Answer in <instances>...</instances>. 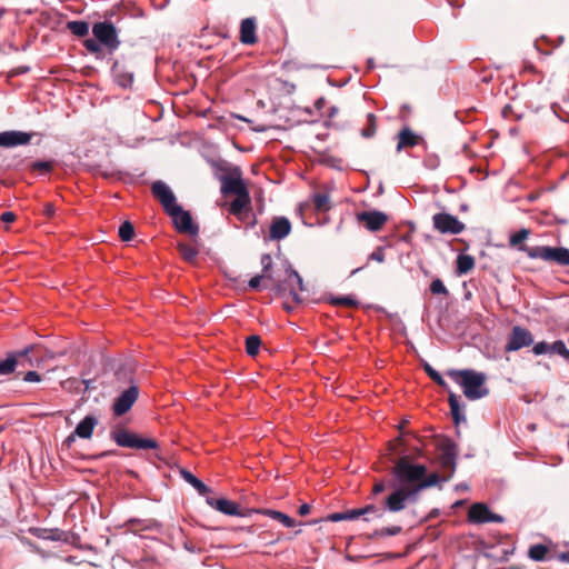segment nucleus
Instances as JSON below:
<instances>
[{"mask_svg":"<svg viewBox=\"0 0 569 569\" xmlns=\"http://www.w3.org/2000/svg\"><path fill=\"white\" fill-rule=\"evenodd\" d=\"M377 128H378L377 117L373 113H368L367 114V124L361 130L360 133L363 138H367V139L372 138L377 132Z\"/></svg>","mask_w":569,"mask_h":569,"instance_id":"obj_37","label":"nucleus"},{"mask_svg":"<svg viewBox=\"0 0 569 569\" xmlns=\"http://www.w3.org/2000/svg\"><path fill=\"white\" fill-rule=\"evenodd\" d=\"M439 450V463L445 471L442 481H449L456 472L458 447L452 440L445 439L440 443Z\"/></svg>","mask_w":569,"mask_h":569,"instance_id":"obj_5","label":"nucleus"},{"mask_svg":"<svg viewBox=\"0 0 569 569\" xmlns=\"http://www.w3.org/2000/svg\"><path fill=\"white\" fill-rule=\"evenodd\" d=\"M291 222L286 217H274L269 228V240H282L291 232Z\"/></svg>","mask_w":569,"mask_h":569,"instance_id":"obj_18","label":"nucleus"},{"mask_svg":"<svg viewBox=\"0 0 569 569\" xmlns=\"http://www.w3.org/2000/svg\"><path fill=\"white\" fill-rule=\"evenodd\" d=\"M54 212H56V208H54L53 203L47 202L43 204V210H42L43 216H46L47 218H52L54 216Z\"/></svg>","mask_w":569,"mask_h":569,"instance_id":"obj_57","label":"nucleus"},{"mask_svg":"<svg viewBox=\"0 0 569 569\" xmlns=\"http://www.w3.org/2000/svg\"><path fill=\"white\" fill-rule=\"evenodd\" d=\"M219 180L221 182V193L224 196H243V193L249 192L242 180V171L238 167L230 169L229 173L220 176Z\"/></svg>","mask_w":569,"mask_h":569,"instance_id":"obj_7","label":"nucleus"},{"mask_svg":"<svg viewBox=\"0 0 569 569\" xmlns=\"http://www.w3.org/2000/svg\"><path fill=\"white\" fill-rule=\"evenodd\" d=\"M448 403L455 425L458 426L460 422H465L466 416L462 413V407L460 406L459 398L453 391H449Z\"/></svg>","mask_w":569,"mask_h":569,"instance_id":"obj_25","label":"nucleus"},{"mask_svg":"<svg viewBox=\"0 0 569 569\" xmlns=\"http://www.w3.org/2000/svg\"><path fill=\"white\" fill-rule=\"evenodd\" d=\"M427 472L425 465L412 463L409 456H402L395 461L389 480L388 507L393 512L402 511L409 502H416L419 496L418 485Z\"/></svg>","mask_w":569,"mask_h":569,"instance_id":"obj_1","label":"nucleus"},{"mask_svg":"<svg viewBox=\"0 0 569 569\" xmlns=\"http://www.w3.org/2000/svg\"><path fill=\"white\" fill-rule=\"evenodd\" d=\"M112 74L114 77L116 82L123 88L130 87L133 82V73L127 71L124 66L121 64L119 61L113 62Z\"/></svg>","mask_w":569,"mask_h":569,"instance_id":"obj_23","label":"nucleus"},{"mask_svg":"<svg viewBox=\"0 0 569 569\" xmlns=\"http://www.w3.org/2000/svg\"><path fill=\"white\" fill-rule=\"evenodd\" d=\"M387 488H389V481L386 482L383 480H377L372 487L371 496L377 497L382 493Z\"/></svg>","mask_w":569,"mask_h":569,"instance_id":"obj_50","label":"nucleus"},{"mask_svg":"<svg viewBox=\"0 0 569 569\" xmlns=\"http://www.w3.org/2000/svg\"><path fill=\"white\" fill-rule=\"evenodd\" d=\"M346 520H355L362 516L361 508L345 511Z\"/></svg>","mask_w":569,"mask_h":569,"instance_id":"obj_55","label":"nucleus"},{"mask_svg":"<svg viewBox=\"0 0 569 569\" xmlns=\"http://www.w3.org/2000/svg\"><path fill=\"white\" fill-rule=\"evenodd\" d=\"M180 475L184 481L191 485L201 496H206L211 490L200 479H198L192 472L187 469H181Z\"/></svg>","mask_w":569,"mask_h":569,"instance_id":"obj_26","label":"nucleus"},{"mask_svg":"<svg viewBox=\"0 0 569 569\" xmlns=\"http://www.w3.org/2000/svg\"><path fill=\"white\" fill-rule=\"evenodd\" d=\"M262 279H267L266 276H263L262 273L261 274H257L254 276L253 278H251L248 282V287L250 290H260L261 289V281Z\"/></svg>","mask_w":569,"mask_h":569,"instance_id":"obj_51","label":"nucleus"},{"mask_svg":"<svg viewBox=\"0 0 569 569\" xmlns=\"http://www.w3.org/2000/svg\"><path fill=\"white\" fill-rule=\"evenodd\" d=\"M430 291L433 295H448V289L440 279H435L430 283Z\"/></svg>","mask_w":569,"mask_h":569,"instance_id":"obj_49","label":"nucleus"},{"mask_svg":"<svg viewBox=\"0 0 569 569\" xmlns=\"http://www.w3.org/2000/svg\"><path fill=\"white\" fill-rule=\"evenodd\" d=\"M432 223L433 228L443 234H459L466 228L465 223L461 222L457 217L447 212H439L433 214Z\"/></svg>","mask_w":569,"mask_h":569,"instance_id":"obj_8","label":"nucleus"},{"mask_svg":"<svg viewBox=\"0 0 569 569\" xmlns=\"http://www.w3.org/2000/svg\"><path fill=\"white\" fill-rule=\"evenodd\" d=\"M261 347V338L252 335L246 338V352L248 356H257Z\"/></svg>","mask_w":569,"mask_h":569,"instance_id":"obj_36","label":"nucleus"},{"mask_svg":"<svg viewBox=\"0 0 569 569\" xmlns=\"http://www.w3.org/2000/svg\"><path fill=\"white\" fill-rule=\"evenodd\" d=\"M533 342H535L533 337L528 329H526L521 326H515L511 329V332L508 337V341L505 346V350L507 352L518 351L523 347H529V346L533 345Z\"/></svg>","mask_w":569,"mask_h":569,"instance_id":"obj_10","label":"nucleus"},{"mask_svg":"<svg viewBox=\"0 0 569 569\" xmlns=\"http://www.w3.org/2000/svg\"><path fill=\"white\" fill-rule=\"evenodd\" d=\"M557 557L560 561L569 563V551L560 552Z\"/></svg>","mask_w":569,"mask_h":569,"instance_id":"obj_64","label":"nucleus"},{"mask_svg":"<svg viewBox=\"0 0 569 569\" xmlns=\"http://www.w3.org/2000/svg\"><path fill=\"white\" fill-rule=\"evenodd\" d=\"M251 199L249 192L236 196V199L230 204V212L232 214H239L243 209L250 206Z\"/></svg>","mask_w":569,"mask_h":569,"instance_id":"obj_29","label":"nucleus"},{"mask_svg":"<svg viewBox=\"0 0 569 569\" xmlns=\"http://www.w3.org/2000/svg\"><path fill=\"white\" fill-rule=\"evenodd\" d=\"M168 214L172 218L176 229L179 232L197 236L199 227L193 223L190 212L184 211L181 206L172 208Z\"/></svg>","mask_w":569,"mask_h":569,"instance_id":"obj_9","label":"nucleus"},{"mask_svg":"<svg viewBox=\"0 0 569 569\" xmlns=\"http://www.w3.org/2000/svg\"><path fill=\"white\" fill-rule=\"evenodd\" d=\"M134 236V228L130 221H124L119 227V237L122 241H130Z\"/></svg>","mask_w":569,"mask_h":569,"instance_id":"obj_43","label":"nucleus"},{"mask_svg":"<svg viewBox=\"0 0 569 569\" xmlns=\"http://www.w3.org/2000/svg\"><path fill=\"white\" fill-rule=\"evenodd\" d=\"M548 547L541 543L533 545L529 548L528 556L535 561H543L548 553Z\"/></svg>","mask_w":569,"mask_h":569,"instance_id":"obj_35","label":"nucleus"},{"mask_svg":"<svg viewBox=\"0 0 569 569\" xmlns=\"http://www.w3.org/2000/svg\"><path fill=\"white\" fill-rule=\"evenodd\" d=\"M421 138L417 136L410 128L406 127L398 133L397 151H401L406 148H412L419 143Z\"/></svg>","mask_w":569,"mask_h":569,"instance_id":"obj_22","label":"nucleus"},{"mask_svg":"<svg viewBox=\"0 0 569 569\" xmlns=\"http://www.w3.org/2000/svg\"><path fill=\"white\" fill-rule=\"evenodd\" d=\"M257 26L254 18H246L240 24L239 40L243 44H254L257 42Z\"/></svg>","mask_w":569,"mask_h":569,"instance_id":"obj_21","label":"nucleus"},{"mask_svg":"<svg viewBox=\"0 0 569 569\" xmlns=\"http://www.w3.org/2000/svg\"><path fill=\"white\" fill-rule=\"evenodd\" d=\"M442 480V477H441ZM440 481V476L437 472L428 475V471L425 472V476L421 478V482L418 485L419 493L430 487L437 486Z\"/></svg>","mask_w":569,"mask_h":569,"instance_id":"obj_39","label":"nucleus"},{"mask_svg":"<svg viewBox=\"0 0 569 569\" xmlns=\"http://www.w3.org/2000/svg\"><path fill=\"white\" fill-rule=\"evenodd\" d=\"M134 367L132 365H124L117 369L116 377L119 381H132L134 376Z\"/></svg>","mask_w":569,"mask_h":569,"instance_id":"obj_41","label":"nucleus"},{"mask_svg":"<svg viewBox=\"0 0 569 569\" xmlns=\"http://www.w3.org/2000/svg\"><path fill=\"white\" fill-rule=\"evenodd\" d=\"M346 515H345V511L343 512H335V513H331L329 517H328V520L332 521V522H338V521H342V520H346Z\"/></svg>","mask_w":569,"mask_h":569,"instance_id":"obj_60","label":"nucleus"},{"mask_svg":"<svg viewBox=\"0 0 569 569\" xmlns=\"http://www.w3.org/2000/svg\"><path fill=\"white\" fill-rule=\"evenodd\" d=\"M207 503L213 509L220 511L227 516H239L244 517L247 513L242 512L240 506L231 500L226 498H211L207 497Z\"/></svg>","mask_w":569,"mask_h":569,"instance_id":"obj_16","label":"nucleus"},{"mask_svg":"<svg viewBox=\"0 0 569 569\" xmlns=\"http://www.w3.org/2000/svg\"><path fill=\"white\" fill-rule=\"evenodd\" d=\"M30 353H36L38 356H56V355L63 356L64 353H67V351L66 350L52 351L49 349L48 346H46L43 343H32V345L24 347L23 349H21L19 351L8 352L6 356L24 357V356H29Z\"/></svg>","mask_w":569,"mask_h":569,"instance_id":"obj_20","label":"nucleus"},{"mask_svg":"<svg viewBox=\"0 0 569 569\" xmlns=\"http://www.w3.org/2000/svg\"><path fill=\"white\" fill-rule=\"evenodd\" d=\"M72 353H79V355H81V353L88 355L89 353V355L93 356L96 353H102V351L89 348L87 343H83V345L79 346V348L77 350H73Z\"/></svg>","mask_w":569,"mask_h":569,"instance_id":"obj_52","label":"nucleus"},{"mask_svg":"<svg viewBox=\"0 0 569 569\" xmlns=\"http://www.w3.org/2000/svg\"><path fill=\"white\" fill-rule=\"evenodd\" d=\"M520 250L526 252V254L531 259H540L560 267L569 266V249L565 247L523 246Z\"/></svg>","mask_w":569,"mask_h":569,"instance_id":"obj_3","label":"nucleus"},{"mask_svg":"<svg viewBox=\"0 0 569 569\" xmlns=\"http://www.w3.org/2000/svg\"><path fill=\"white\" fill-rule=\"evenodd\" d=\"M257 512H261L262 515H266L279 522H281L284 527L287 528H291L296 525L295 520L289 517L288 515L281 512V511H277V510H272V509H263V510H256Z\"/></svg>","mask_w":569,"mask_h":569,"instance_id":"obj_28","label":"nucleus"},{"mask_svg":"<svg viewBox=\"0 0 569 569\" xmlns=\"http://www.w3.org/2000/svg\"><path fill=\"white\" fill-rule=\"evenodd\" d=\"M151 193L157 200H159L167 213L178 206L172 190L161 180L152 183Z\"/></svg>","mask_w":569,"mask_h":569,"instance_id":"obj_12","label":"nucleus"},{"mask_svg":"<svg viewBox=\"0 0 569 569\" xmlns=\"http://www.w3.org/2000/svg\"><path fill=\"white\" fill-rule=\"evenodd\" d=\"M0 219L4 223H11L17 219V216L11 211H6L1 214Z\"/></svg>","mask_w":569,"mask_h":569,"instance_id":"obj_58","label":"nucleus"},{"mask_svg":"<svg viewBox=\"0 0 569 569\" xmlns=\"http://www.w3.org/2000/svg\"><path fill=\"white\" fill-rule=\"evenodd\" d=\"M86 49L96 56L97 59L103 58V46L96 39H86L83 42Z\"/></svg>","mask_w":569,"mask_h":569,"instance_id":"obj_40","label":"nucleus"},{"mask_svg":"<svg viewBox=\"0 0 569 569\" xmlns=\"http://www.w3.org/2000/svg\"><path fill=\"white\" fill-rule=\"evenodd\" d=\"M388 496L383 498L379 503H370L361 508L362 516H367L365 518L366 521H370L372 519H381L386 515V512L395 513L387 505Z\"/></svg>","mask_w":569,"mask_h":569,"instance_id":"obj_19","label":"nucleus"},{"mask_svg":"<svg viewBox=\"0 0 569 569\" xmlns=\"http://www.w3.org/2000/svg\"><path fill=\"white\" fill-rule=\"evenodd\" d=\"M111 439L123 448L131 449H157L158 442L154 439L141 438L137 433L130 432L124 428H117L110 433Z\"/></svg>","mask_w":569,"mask_h":569,"instance_id":"obj_4","label":"nucleus"},{"mask_svg":"<svg viewBox=\"0 0 569 569\" xmlns=\"http://www.w3.org/2000/svg\"><path fill=\"white\" fill-rule=\"evenodd\" d=\"M287 274H288V281H291L293 280L298 287V289L300 291H303L305 290V286H303V279L302 277L298 273V271H296L295 269H292L291 267H289L287 270H286Z\"/></svg>","mask_w":569,"mask_h":569,"instance_id":"obj_47","label":"nucleus"},{"mask_svg":"<svg viewBox=\"0 0 569 569\" xmlns=\"http://www.w3.org/2000/svg\"><path fill=\"white\" fill-rule=\"evenodd\" d=\"M33 133L23 132V131H3L0 132V147L3 148H13L17 146H24L30 143Z\"/></svg>","mask_w":569,"mask_h":569,"instance_id":"obj_15","label":"nucleus"},{"mask_svg":"<svg viewBox=\"0 0 569 569\" xmlns=\"http://www.w3.org/2000/svg\"><path fill=\"white\" fill-rule=\"evenodd\" d=\"M23 380L26 382H39L41 381V376L37 371H28L24 375Z\"/></svg>","mask_w":569,"mask_h":569,"instance_id":"obj_54","label":"nucleus"},{"mask_svg":"<svg viewBox=\"0 0 569 569\" xmlns=\"http://www.w3.org/2000/svg\"><path fill=\"white\" fill-rule=\"evenodd\" d=\"M402 531V528L400 526H390V527H383L380 529L375 530L372 533L368 535L369 539H379L390 536H397Z\"/></svg>","mask_w":569,"mask_h":569,"instance_id":"obj_33","label":"nucleus"},{"mask_svg":"<svg viewBox=\"0 0 569 569\" xmlns=\"http://www.w3.org/2000/svg\"><path fill=\"white\" fill-rule=\"evenodd\" d=\"M457 263V273L466 274L470 272L475 268V258L470 254H459L456 260Z\"/></svg>","mask_w":569,"mask_h":569,"instance_id":"obj_27","label":"nucleus"},{"mask_svg":"<svg viewBox=\"0 0 569 569\" xmlns=\"http://www.w3.org/2000/svg\"><path fill=\"white\" fill-rule=\"evenodd\" d=\"M17 358H6L0 361V376H7L14 371L17 367Z\"/></svg>","mask_w":569,"mask_h":569,"instance_id":"obj_44","label":"nucleus"},{"mask_svg":"<svg viewBox=\"0 0 569 569\" xmlns=\"http://www.w3.org/2000/svg\"><path fill=\"white\" fill-rule=\"evenodd\" d=\"M468 519L473 523L501 522L502 517L490 511L481 502L473 503L468 511Z\"/></svg>","mask_w":569,"mask_h":569,"instance_id":"obj_13","label":"nucleus"},{"mask_svg":"<svg viewBox=\"0 0 569 569\" xmlns=\"http://www.w3.org/2000/svg\"><path fill=\"white\" fill-rule=\"evenodd\" d=\"M178 250L182 259L187 262H194L198 257V249L189 243H178Z\"/></svg>","mask_w":569,"mask_h":569,"instance_id":"obj_31","label":"nucleus"},{"mask_svg":"<svg viewBox=\"0 0 569 569\" xmlns=\"http://www.w3.org/2000/svg\"><path fill=\"white\" fill-rule=\"evenodd\" d=\"M262 266V274L267 277V279H272L270 274V270L272 268V258L269 253H263L260 259Z\"/></svg>","mask_w":569,"mask_h":569,"instance_id":"obj_46","label":"nucleus"},{"mask_svg":"<svg viewBox=\"0 0 569 569\" xmlns=\"http://www.w3.org/2000/svg\"><path fill=\"white\" fill-rule=\"evenodd\" d=\"M328 301L333 306H345L349 308H357L359 302L351 296L347 297H331Z\"/></svg>","mask_w":569,"mask_h":569,"instance_id":"obj_42","label":"nucleus"},{"mask_svg":"<svg viewBox=\"0 0 569 569\" xmlns=\"http://www.w3.org/2000/svg\"><path fill=\"white\" fill-rule=\"evenodd\" d=\"M312 203L317 211L326 212L330 209V197L327 193H316Z\"/></svg>","mask_w":569,"mask_h":569,"instance_id":"obj_34","label":"nucleus"},{"mask_svg":"<svg viewBox=\"0 0 569 569\" xmlns=\"http://www.w3.org/2000/svg\"><path fill=\"white\" fill-rule=\"evenodd\" d=\"M357 220L366 226L370 231H379L388 221V216L385 212L372 210L362 211L357 214Z\"/></svg>","mask_w":569,"mask_h":569,"instance_id":"obj_14","label":"nucleus"},{"mask_svg":"<svg viewBox=\"0 0 569 569\" xmlns=\"http://www.w3.org/2000/svg\"><path fill=\"white\" fill-rule=\"evenodd\" d=\"M431 380L437 383L438 386H440L441 388H443L445 390H447L448 392L451 391L448 383L443 380V378L441 377V375L439 372H437L432 378Z\"/></svg>","mask_w":569,"mask_h":569,"instance_id":"obj_56","label":"nucleus"},{"mask_svg":"<svg viewBox=\"0 0 569 569\" xmlns=\"http://www.w3.org/2000/svg\"><path fill=\"white\" fill-rule=\"evenodd\" d=\"M532 351L537 356L543 353L569 356V349L562 340H555L552 342L539 341L533 345Z\"/></svg>","mask_w":569,"mask_h":569,"instance_id":"obj_17","label":"nucleus"},{"mask_svg":"<svg viewBox=\"0 0 569 569\" xmlns=\"http://www.w3.org/2000/svg\"><path fill=\"white\" fill-rule=\"evenodd\" d=\"M290 295L292 296V299L296 303H301V298L299 297L298 292L293 289L291 282H288Z\"/></svg>","mask_w":569,"mask_h":569,"instance_id":"obj_62","label":"nucleus"},{"mask_svg":"<svg viewBox=\"0 0 569 569\" xmlns=\"http://www.w3.org/2000/svg\"><path fill=\"white\" fill-rule=\"evenodd\" d=\"M446 373L461 387L468 400H479L487 397L490 392L486 386L487 375L485 372L472 369H450Z\"/></svg>","mask_w":569,"mask_h":569,"instance_id":"obj_2","label":"nucleus"},{"mask_svg":"<svg viewBox=\"0 0 569 569\" xmlns=\"http://www.w3.org/2000/svg\"><path fill=\"white\" fill-rule=\"evenodd\" d=\"M31 169L34 171H41L43 173H47L53 169V162L52 161H36L31 164Z\"/></svg>","mask_w":569,"mask_h":569,"instance_id":"obj_48","label":"nucleus"},{"mask_svg":"<svg viewBox=\"0 0 569 569\" xmlns=\"http://www.w3.org/2000/svg\"><path fill=\"white\" fill-rule=\"evenodd\" d=\"M273 290L277 295H283L287 291V282L277 281Z\"/></svg>","mask_w":569,"mask_h":569,"instance_id":"obj_59","label":"nucleus"},{"mask_svg":"<svg viewBox=\"0 0 569 569\" xmlns=\"http://www.w3.org/2000/svg\"><path fill=\"white\" fill-rule=\"evenodd\" d=\"M103 369H98L94 373L91 372L90 368H87L82 372L83 377V385L87 389L91 388L93 382L96 381V378L102 373Z\"/></svg>","mask_w":569,"mask_h":569,"instance_id":"obj_45","label":"nucleus"},{"mask_svg":"<svg viewBox=\"0 0 569 569\" xmlns=\"http://www.w3.org/2000/svg\"><path fill=\"white\" fill-rule=\"evenodd\" d=\"M139 396V388L134 385L130 386L127 390L122 391L113 401L112 411L117 417L127 413Z\"/></svg>","mask_w":569,"mask_h":569,"instance_id":"obj_11","label":"nucleus"},{"mask_svg":"<svg viewBox=\"0 0 569 569\" xmlns=\"http://www.w3.org/2000/svg\"><path fill=\"white\" fill-rule=\"evenodd\" d=\"M370 260H375L377 262H383L385 261V252L381 247L377 248L370 256Z\"/></svg>","mask_w":569,"mask_h":569,"instance_id":"obj_53","label":"nucleus"},{"mask_svg":"<svg viewBox=\"0 0 569 569\" xmlns=\"http://www.w3.org/2000/svg\"><path fill=\"white\" fill-rule=\"evenodd\" d=\"M98 425L97 418L92 416L84 417L76 427L74 435L82 439L91 438L94 427Z\"/></svg>","mask_w":569,"mask_h":569,"instance_id":"obj_24","label":"nucleus"},{"mask_svg":"<svg viewBox=\"0 0 569 569\" xmlns=\"http://www.w3.org/2000/svg\"><path fill=\"white\" fill-rule=\"evenodd\" d=\"M67 29L77 37H87L89 34V23L86 21L74 20L67 22Z\"/></svg>","mask_w":569,"mask_h":569,"instance_id":"obj_30","label":"nucleus"},{"mask_svg":"<svg viewBox=\"0 0 569 569\" xmlns=\"http://www.w3.org/2000/svg\"><path fill=\"white\" fill-rule=\"evenodd\" d=\"M92 34L110 53L120 46L118 30L111 21L96 22L92 26Z\"/></svg>","mask_w":569,"mask_h":569,"instance_id":"obj_6","label":"nucleus"},{"mask_svg":"<svg viewBox=\"0 0 569 569\" xmlns=\"http://www.w3.org/2000/svg\"><path fill=\"white\" fill-rule=\"evenodd\" d=\"M311 510L310 505L303 503L299 507L298 512L300 516H307Z\"/></svg>","mask_w":569,"mask_h":569,"instance_id":"obj_63","label":"nucleus"},{"mask_svg":"<svg viewBox=\"0 0 569 569\" xmlns=\"http://www.w3.org/2000/svg\"><path fill=\"white\" fill-rule=\"evenodd\" d=\"M529 234L530 230L522 228L518 232L510 236L509 244L511 247H518V249L520 250V248L525 246L523 242L528 239Z\"/></svg>","mask_w":569,"mask_h":569,"instance_id":"obj_38","label":"nucleus"},{"mask_svg":"<svg viewBox=\"0 0 569 569\" xmlns=\"http://www.w3.org/2000/svg\"><path fill=\"white\" fill-rule=\"evenodd\" d=\"M422 368L430 379L438 372L427 361H422Z\"/></svg>","mask_w":569,"mask_h":569,"instance_id":"obj_61","label":"nucleus"},{"mask_svg":"<svg viewBox=\"0 0 569 569\" xmlns=\"http://www.w3.org/2000/svg\"><path fill=\"white\" fill-rule=\"evenodd\" d=\"M32 533L39 538L58 541L61 540L63 532L59 529L37 528Z\"/></svg>","mask_w":569,"mask_h":569,"instance_id":"obj_32","label":"nucleus"}]
</instances>
